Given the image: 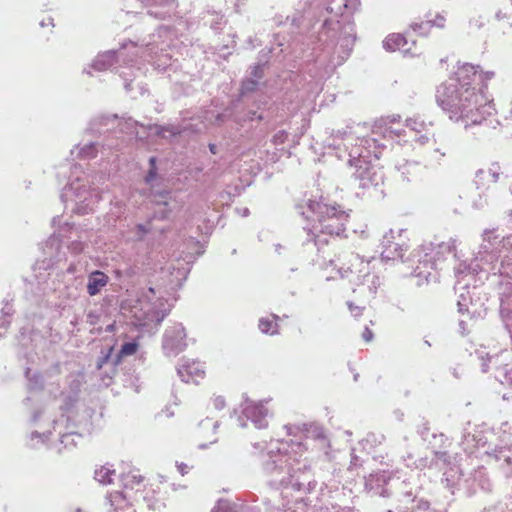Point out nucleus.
I'll return each instance as SVG.
<instances>
[{
    "label": "nucleus",
    "mask_w": 512,
    "mask_h": 512,
    "mask_svg": "<svg viewBox=\"0 0 512 512\" xmlns=\"http://www.w3.org/2000/svg\"><path fill=\"white\" fill-rule=\"evenodd\" d=\"M494 76V71H480L479 65L462 64L454 76L437 88V105L452 121L464 122L465 128L477 126L481 132L496 130L501 123L493 102L483 93L487 81Z\"/></svg>",
    "instance_id": "nucleus-1"
},
{
    "label": "nucleus",
    "mask_w": 512,
    "mask_h": 512,
    "mask_svg": "<svg viewBox=\"0 0 512 512\" xmlns=\"http://www.w3.org/2000/svg\"><path fill=\"white\" fill-rule=\"evenodd\" d=\"M292 451H288L289 444L277 441V447H272L267 453V459L263 463V470L268 477L271 487L280 490L284 499L283 512H297L306 507V494L311 493L317 486L311 465L306 460L296 457L297 451L303 444L291 440Z\"/></svg>",
    "instance_id": "nucleus-2"
},
{
    "label": "nucleus",
    "mask_w": 512,
    "mask_h": 512,
    "mask_svg": "<svg viewBox=\"0 0 512 512\" xmlns=\"http://www.w3.org/2000/svg\"><path fill=\"white\" fill-rule=\"evenodd\" d=\"M359 4V0H331L320 14L322 24L316 48L320 53L315 62L323 66L326 74L342 65L353 50L356 31L352 14Z\"/></svg>",
    "instance_id": "nucleus-3"
},
{
    "label": "nucleus",
    "mask_w": 512,
    "mask_h": 512,
    "mask_svg": "<svg viewBox=\"0 0 512 512\" xmlns=\"http://www.w3.org/2000/svg\"><path fill=\"white\" fill-rule=\"evenodd\" d=\"M328 147L340 150L342 147L348 150V163L355 167L353 179L362 189L370 191L371 196L383 197L384 172L381 167L374 165L373 160H379L381 151L385 147L373 136L354 137L348 131H332L325 140Z\"/></svg>",
    "instance_id": "nucleus-4"
},
{
    "label": "nucleus",
    "mask_w": 512,
    "mask_h": 512,
    "mask_svg": "<svg viewBox=\"0 0 512 512\" xmlns=\"http://www.w3.org/2000/svg\"><path fill=\"white\" fill-rule=\"evenodd\" d=\"M86 133L93 136H102L101 150L119 151L135 140L144 141L149 135L168 139L181 133L179 126L175 125H148L145 126L131 117L119 118L117 114H99L93 117L86 128Z\"/></svg>",
    "instance_id": "nucleus-5"
},
{
    "label": "nucleus",
    "mask_w": 512,
    "mask_h": 512,
    "mask_svg": "<svg viewBox=\"0 0 512 512\" xmlns=\"http://www.w3.org/2000/svg\"><path fill=\"white\" fill-rule=\"evenodd\" d=\"M486 271L499 274L505 281L512 279V234L499 237L495 230L486 229L482 234L479 251L470 264L460 262L454 267L456 286L462 283L465 276ZM457 289V287H455Z\"/></svg>",
    "instance_id": "nucleus-6"
},
{
    "label": "nucleus",
    "mask_w": 512,
    "mask_h": 512,
    "mask_svg": "<svg viewBox=\"0 0 512 512\" xmlns=\"http://www.w3.org/2000/svg\"><path fill=\"white\" fill-rule=\"evenodd\" d=\"M296 211L307 220H312V227H304L307 238L304 245L312 244L317 251L328 243L329 236H340L345 232L349 215L340 206H330L322 201L308 199L296 205Z\"/></svg>",
    "instance_id": "nucleus-7"
},
{
    "label": "nucleus",
    "mask_w": 512,
    "mask_h": 512,
    "mask_svg": "<svg viewBox=\"0 0 512 512\" xmlns=\"http://www.w3.org/2000/svg\"><path fill=\"white\" fill-rule=\"evenodd\" d=\"M407 486L408 483L405 479L401 480L399 476H392L388 471L372 473L365 479V489L372 495L388 497L393 490L401 497L399 501L404 505V508L410 510V512L429 509L430 503L414 495L411 490H406Z\"/></svg>",
    "instance_id": "nucleus-8"
},
{
    "label": "nucleus",
    "mask_w": 512,
    "mask_h": 512,
    "mask_svg": "<svg viewBox=\"0 0 512 512\" xmlns=\"http://www.w3.org/2000/svg\"><path fill=\"white\" fill-rule=\"evenodd\" d=\"M455 240L448 243L441 242L438 244L426 243L421 245L413 254L416 258L418 265L413 269L415 277L424 278L427 282L436 280V271L439 263L445 259V256L452 254L455 250Z\"/></svg>",
    "instance_id": "nucleus-9"
},
{
    "label": "nucleus",
    "mask_w": 512,
    "mask_h": 512,
    "mask_svg": "<svg viewBox=\"0 0 512 512\" xmlns=\"http://www.w3.org/2000/svg\"><path fill=\"white\" fill-rule=\"evenodd\" d=\"M50 422L52 430L48 429L43 432H31L27 443L30 448L36 449L39 448L40 445L47 444L50 441L53 432L58 435V453H62V448L68 449L77 445V439H80L81 435L72 429L73 425L71 424L69 417L65 415L64 411H61L59 416L51 418Z\"/></svg>",
    "instance_id": "nucleus-10"
},
{
    "label": "nucleus",
    "mask_w": 512,
    "mask_h": 512,
    "mask_svg": "<svg viewBox=\"0 0 512 512\" xmlns=\"http://www.w3.org/2000/svg\"><path fill=\"white\" fill-rule=\"evenodd\" d=\"M69 194L74 195V207L72 211L79 215H85L94 210L95 205L101 200V194L96 188L87 187L81 183L79 177L64 187L61 194L62 202H66Z\"/></svg>",
    "instance_id": "nucleus-11"
},
{
    "label": "nucleus",
    "mask_w": 512,
    "mask_h": 512,
    "mask_svg": "<svg viewBox=\"0 0 512 512\" xmlns=\"http://www.w3.org/2000/svg\"><path fill=\"white\" fill-rule=\"evenodd\" d=\"M186 346L185 328L181 323L174 324L165 330L162 347L166 355H178Z\"/></svg>",
    "instance_id": "nucleus-12"
},
{
    "label": "nucleus",
    "mask_w": 512,
    "mask_h": 512,
    "mask_svg": "<svg viewBox=\"0 0 512 512\" xmlns=\"http://www.w3.org/2000/svg\"><path fill=\"white\" fill-rule=\"evenodd\" d=\"M73 229L69 223H65L60 227L58 233L51 235L43 246L44 254L49 258L52 264L58 263L65 259V252L61 250V243L66 237L65 233Z\"/></svg>",
    "instance_id": "nucleus-13"
},
{
    "label": "nucleus",
    "mask_w": 512,
    "mask_h": 512,
    "mask_svg": "<svg viewBox=\"0 0 512 512\" xmlns=\"http://www.w3.org/2000/svg\"><path fill=\"white\" fill-rule=\"evenodd\" d=\"M128 47L136 48V44L132 41L123 43L120 50H108L103 53H99L94 61L91 64V68H93L96 71H105L110 69L118 59L122 58L123 61L126 62L125 59V50L128 49Z\"/></svg>",
    "instance_id": "nucleus-14"
},
{
    "label": "nucleus",
    "mask_w": 512,
    "mask_h": 512,
    "mask_svg": "<svg viewBox=\"0 0 512 512\" xmlns=\"http://www.w3.org/2000/svg\"><path fill=\"white\" fill-rule=\"evenodd\" d=\"M161 305L162 301L159 297H156L155 289L148 287L138 295L134 308L139 307V310L143 312V317L149 318L159 314V307Z\"/></svg>",
    "instance_id": "nucleus-15"
},
{
    "label": "nucleus",
    "mask_w": 512,
    "mask_h": 512,
    "mask_svg": "<svg viewBox=\"0 0 512 512\" xmlns=\"http://www.w3.org/2000/svg\"><path fill=\"white\" fill-rule=\"evenodd\" d=\"M381 258L385 261L402 259L407 246L404 243L396 242L394 231L390 229L381 240Z\"/></svg>",
    "instance_id": "nucleus-16"
},
{
    "label": "nucleus",
    "mask_w": 512,
    "mask_h": 512,
    "mask_svg": "<svg viewBox=\"0 0 512 512\" xmlns=\"http://www.w3.org/2000/svg\"><path fill=\"white\" fill-rule=\"evenodd\" d=\"M242 414L247 420H250L257 429L266 428L268 425L266 419L268 410L264 407L262 402L245 400Z\"/></svg>",
    "instance_id": "nucleus-17"
},
{
    "label": "nucleus",
    "mask_w": 512,
    "mask_h": 512,
    "mask_svg": "<svg viewBox=\"0 0 512 512\" xmlns=\"http://www.w3.org/2000/svg\"><path fill=\"white\" fill-rule=\"evenodd\" d=\"M500 316L505 324V328L511 334L510 321H512V278L511 281L501 282L500 284Z\"/></svg>",
    "instance_id": "nucleus-18"
},
{
    "label": "nucleus",
    "mask_w": 512,
    "mask_h": 512,
    "mask_svg": "<svg viewBox=\"0 0 512 512\" xmlns=\"http://www.w3.org/2000/svg\"><path fill=\"white\" fill-rule=\"evenodd\" d=\"M501 440L500 445H496L493 452L490 453L499 462L500 468L507 479L512 480V443L508 444L509 438Z\"/></svg>",
    "instance_id": "nucleus-19"
},
{
    "label": "nucleus",
    "mask_w": 512,
    "mask_h": 512,
    "mask_svg": "<svg viewBox=\"0 0 512 512\" xmlns=\"http://www.w3.org/2000/svg\"><path fill=\"white\" fill-rule=\"evenodd\" d=\"M442 483L450 491L451 494H455V491H460L462 488L469 489V479H464L462 471L458 466L449 467L443 474Z\"/></svg>",
    "instance_id": "nucleus-20"
},
{
    "label": "nucleus",
    "mask_w": 512,
    "mask_h": 512,
    "mask_svg": "<svg viewBox=\"0 0 512 512\" xmlns=\"http://www.w3.org/2000/svg\"><path fill=\"white\" fill-rule=\"evenodd\" d=\"M177 373L181 380L185 383L198 384L203 379L205 371L200 362H184L177 368Z\"/></svg>",
    "instance_id": "nucleus-21"
},
{
    "label": "nucleus",
    "mask_w": 512,
    "mask_h": 512,
    "mask_svg": "<svg viewBox=\"0 0 512 512\" xmlns=\"http://www.w3.org/2000/svg\"><path fill=\"white\" fill-rule=\"evenodd\" d=\"M176 7V0H152L151 3L145 6L147 8L146 16L164 20L170 17Z\"/></svg>",
    "instance_id": "nucleus-22"
},
{
    "label": "nucleus",
    "mask_w": 512,
    "mask_h": 512,
    "mask_svg": "<svg viewBox=\"0 0 512 512\" xmlns=\"http://www.w3.org/2000/svg\"><path fill=\"white\" fill-rule=\"evenodd\" d=\"M458 311L461 314L466 312L471 318H482L486 310L482 306H477L471 298L470 291L461 292L457 301Z\"/></svg>",
    "instance_id": "nucleus-23"
},
{
    "label": "nucleus",
    "mask_w": 512,
    "mask_h": 512,
    "mask_svg": "<svg viewBox=\"0 0 512 512\" xmlns=\"http://www.w3.org/2000/svg\"><path fill=\"white\" fill-rule=\"evenodd\" d=\"M396 169L400 173L403 181L411 182L421 177L423 166L420 162L414 160H404L396 165Z\"/></svg>",
    "instance_id": "nucleus-24"
},
{
    "label": "nucleus",
    "mask_w": 512,
    "mask_h": 512,
    "mask_svg": "<svg viewBox=\"0 0 512 512\" xmlns=\"http://www.w3.org/2000/svg\"><path fill=\"white\" fill-rule=\"evenodd\" d=\"M109 276L101 270H94L88 274L87 293L89 296L98 295L109 283Z\"/></svg>",
    "instance_id": "nucleus-25"
},
{
    "label": "nucleus",
    "mask_w": 512,
    "mask_h": 512,
    "mask_svg": "<svg viewBox=\"0 0 512 512\" xmlns=\"http://www.w3.org/2000/svg\"><path fill=\"white\" fill-rule=\"evenodd\" d=\"M210 512H256L239 499L220 498Z\"/></svg>",
    "instance_id": "nucleus-26"
},
{
    "label": "nucleus",
    "mask_w": 512,
    "mask_h": 512,
    "mask_svg": "<svg viewBox=\"0 0 512 512\" xmlns=\"http://www.w3.org/2000/svg\"><path fill=\"white\" fill-rule=\"evenodd\" d=\"M407 46L408 39L405 35L399 33L390 34L383 41V47L386 51L393 52L396 50H401L404 54L415 56L416 53L411 52V47Z\"/></svg>",
    "instance_id": "nucleus-27"
},
{
    "label": "nucleus",
    "mask_w": 512,
    "mask_h": 512,
    "mask_svg": "<svg viewBox=\"0 0 512 512\" xmlns=\"http://www.w3.org/2000/svg\"><path fill=\"white\" fill-rule=\"evenodd\" d=\"M500 167L498 164H492L488 170L479 169L475 174L474 183L477 189L484 185L485 181L495 183L499 178Z\"/></svg>",
    "instance_id": "nucleus-28"
},
{
    "label": "nucleus",
    "mask_w": 512,
    "mask_h": 512,
    "mask_svg": "<svg viewBox=\"0 0 512 512\" xmlns=\"http://www.w3.org/2000/svg\"><path fill=\"white\" fill-rule=\"evenodd\" d=\"M99 148H101V141H91L84 144L83 146H75L74 149L71 150V154L73 155L77 151L78 158L83 160H90L97 156Z\"/></svg>",
    "instance_id": "nucleus-29"
},
{
    "label": "nucleus",
    "mask_w": 512,
    "mask_h": 512,
    "mask_svg": "<svg viewBox=\"0 0 512 512\" xmlns=\"http://www.w3.org/2000/svg\"><path fill=\"white\" fill-rule=\"evenodd\" d=\"M155 202L160 205L162 204L165 209L159 211L160 217L166 219L169 217V213L176 208V203L172 202V193L170 191H162L155 195Z\"/></svg>",
    "instance_id": "nucleus-30"
},
{
    "label": "nucleus",
    "mask_w": 512,
    "mask_h": 512,
    "mask_svg": "<svg viewBox=\"0 0 512 512\" xmlns=\"http://www.w3.org/2000/svg\"><path fill=\"white\" fill-rule=\"evenodd\" d=\"M356 281L359 285L367 287L371 294H376L378 287L381 284L380 277L374 273L365 272L364 274H358Z\"/></svg>",
    "instance_id": "nucleus-31"
},
{
    "label": "nucleus",
    "mask_w": 512,
    "mask_h": 512,
    "mask_svg": "<svg viewBox=\"0 0 512 512\" xmlns=\"http://www.w3.org/2000/svg\"><path fill=\"white\" fill-rule=\"evenodd\" d=\"M259 84L260 82L257 79L249 77L243 79L237 101L241 103L248 102L250 100L249 94L255 92L258 89Z\"/></svg>",
    "instance_id": "nucleus-32"
},
{
    "label": "nucleus",
    "mask_w": 512,
    "mask_h": 512,
    "mask_svg": "<svg viewBox=\"0 0 512 512\" xmlns=\"http://www.w3.org/2000/svg\"><path fill=\"white\" fill-rule=\"evenodd\" d=\"M108 499L114 512L129 509L131 506L127 496L121 491L111 492L108 496Z\"/></svg>",
    "instance_id": "nucleus-33"
},
{
    "label": "nucleus",
    "mask_w": 512,
    "mask_h": 512,
    "mask_svg": "<svg viewBox=\"0 0 512 512\" xmlns=\"http://www.w3.org/2000/svg\"><path fill=\"white\" fill-rule=\"evenodd\" d=\"M155 69L160 72H169L170 70L175 71L178 67L177 60L172 61L168 54L161 53L157 59L153 62Z\"/></svg>",
    "instance_id": "nucleus-34"
},
{
    "label": "nucleus",
    "mask_w": 512,
    "mask_h": 512,
    "mask_svg": "<svg viewBox=\"0 0 512 512\" xmlns=\"http://www.w3.org/2000/svg\"><path fill=\"white\" fill-rule=\"evenodd\" d=\"M115 475V470L110 465H104L96 469L94 472V478L96 481L103 485L112 483V476Z\"/></svg>",
    "instance_id": "nucleus-35"
},
{
    "label": "nucleus",
    "mask_w": 512,
    "mask_h": 512,
    "mask_svg": "<svg viewBox=\"0 0 512 512\" xmlns=\"http://www.w3.org/2000/svg\"><path fill=\"white\" fill-rule=\"evenodd\" d=\"M271 316L272 319L261 318L259 320L258 327L264 334L276 335L278 334V325L275 321L279 319V316L276 314H272Z\"/></svg>",
    "instance_id": "nucleus-36"
},
{
    "label": "nucleus",
    "mask_w": 512,
    "mask_h": 512,
    "mask_svg": "<svg viewBox=\"0 0 512 512\" xmlns=\"http://www.w3.org/2000/svg\"><path fill=\"white\" fill-rule=\"evenodd\" d=\"M268 119V115L265 114V112H258V111H247V110H242V112L238 115H236L235 117V121L237 123H241V122H253V121H263V120H267Z\"/></svg>",
    "instance_id": "nucleus-37"
},
{
    "label": "nucleus",
    "mask_w": 512,
    "mask_h": 512,
    "mask_svg": "<svg viewBox=\"0 0 512 512\" xmlns=\"http://www.w3.org/2000/svg\"><path fill=\"white\" fill-rule=\"evenodd\" d=\"M203 20L204 24L209 25V27L215 32L222 30L226 23L223 15L216 12L208 13L205 17H203Z\"/></svg>",
    "instance_id": "nucleus-38"
},
{
    "label": "nucleus",
    "mask_w": 512,
    "mask_h": 512,
    "mask_svg": "<svg viewBox=\"0 0 512 512\" xmlns=\"http://www.w3.org/2000/svg\"><path fill=\"white\" fill-rule=\"evenodd\" d=\"M29 390H41L44 387L43 376L39 372H32L30 368L25 371Z\"/></svg>",
    "instance_id": "nucleus-39"
},
{
    "label": "nucleus",
    "mask_w": 512,
    "mask_h": 512,
    "mask_svg": "<svg viewBox=\"0 0 512 512\" xmlns=\"http://www.w3.org/2000/svg\"><path fill=\"white\" fill-rule=\"evenodd\" d=\"M120 480L125 489L133 490L142 483L143 477L141 475L135 474L133 472H129L126 474L125 473L121 474Z\"/></svg>",
    "instance_id": "nucleus-40"
},
{
    "label": "nucleus",
    "mask_w": 512,
    "mask_h": 512,
    "mask_svg": "<svg viewBox=\"0 0 512 512\" xmlns=\"http://www.w3.org/2000/svg\"><path fill=\"white\" fill-rule=\"evenodd\" d=\"M157 161H158V159L156 156H151L149 158V161H148L149 168H148L147 174L144 177V182L147 185H151L154 181H156L158 179Z\"/></svg>",
    "instance_id": "nucleus-41"
},
{
    "label": "nucleus",
    "mask_w": 512,
    "mask_h": 512,
    "mask_svg": "<svg viewBox=\"0 0 512 512\" xmlns=\"http://www.w3.org/2000/svg\"><path fill=\"white\" fill-rule=\"evenodd\" d=\"M385 437L379 433H368L367 436L360 442L364 449H370L383 443Z\"/></svg>",
    "instance_id": "nucleus-42"
},
{
    "label": "nucleus",
    "mask_w": 512,
    "mask_h": 512,
    "mask_svg": "<svg viewBox=\"0 0 512 512\" xmlns=\"http://www.w3.org/2000/svg\"><path fill=\"white\" fill-rule=\"evenodd\" d=\"M350 257L352 259L349 260V263H347V264L346 263H342V265L338 267V272H339V274H340V276L342 278L348 277L349 273L353 274L355 272L354 271L355 263H352L351 262L352 260L354 262H360L362 264V261L360 260L359 255L350 254Z\"/></svg>",
    "instance_id": "nucleus-43"
},
{
    "label": "nucleus",
    "mask_w": 512,
    "mask_h": 512,
    "mask_svg": "<svg viewBox=\"0 0 512 512\" xmlns=\"http://www.w3.org/2000/svg\"><path fill=\"white\" fill-rule=\"evenodd\" d=\"M496 378L501 384L512 387V367L505 365L498 369Z\"/></svg>",
    "instance_id": "nucleus-44"
},
{
    "label": "nucleus",
    "mask_w": 512,
    "mask_h": 512,
    "mask_svg": "<svg viewBox=\"0 0 512 512\" xmlns=\"http://www.w3.org/2000/svg\"><path fill=\"white\" fill-rule=\"evenodd\" d=\"M463 445H465V449L473 448V447H480L483 446L484 443H482V437L479 433L476 434H470V433H464L463 434Z\"/></svg>",
    "instance_id": "nucleus-45"
},
{
    "label": "nucleus",
    "mask_w": 512,
    "mask_h": 512,
    "mask_svg": "<svg viewBox=\"0 0 512 512\" xmlns=\"http://www.w3.org/2000/svg\"><path fill=\"white\" fill-rule=\"evenodd\" d=\"M431 28V20L413 22L410 24V29L420 36H427Z\"/></svg>",
    "instance_id": "nucleus-46"
},
{
    "label": "nucleus",
    "mask_w": 512,
    "mask_h": 512,
    "mask_svg": "<svg viewBox=\"0 0 512 512\" xmlns=\"http://www.w3.org/2000/svg\"><path fill=\"white\" fill-rule=\"evenodd\" d=\"M151 230V223H139L135 225L134 229L132 230L133 238L137 241H141L144 239V237L150 232Z\"/></svg>",
    "instance_id": "nucleus-47"
},
{
    "label": "nucleus",
    "mask_w": 512,
    "mask_h": 512,
    "mask_svg": "<svg viewBox=\"0 0 512 512\" xmlns=\"http://www.w3.org/2000/svg\"><path fill=\"white\" fill-rule=\"evenodd\" d=\"M137 349L138 343L136 341L125 342L121 345L118 358L133 355L136 353Z\"/></svg>",
    "instance_id": "nucleus-48"
},
{
    "label": "nucleus",
    "mask_w": 512,
    "mask_h": 512,
    "mask_svg": "<svg viewBox=\"0 0 512 512\" xmlns=\"http://www.w3.org/2000/svg\"><path fill=\"white\" fill-rule=\"evenodd\" d=\"M477 358L481 361V370L483 373L488 372L489 370V362H491L495 357L489 356V354L485 350H476L475 352Z\"/></svg>",
    "instance_id": "nucleus-49"
},
{
    "label": "nucleus",
    "mask_w": 512,
    "mask_h": 512,
    "mask_svg": "<svg viewBox=\"0 0 512 512\" xmlns=\"http://www.w3.org/2000/svg\"><path fill=\"white\" fill-rule=\"evenodd\" d=\"M406 126L415 132H421L425 130L426 123L418 117L408 118L406 120Z\"/></svg>",
    "instance_id": "nucleus-50"
},
{
    "label": "nucleus",
    "mask_w": 512,
    "mask_h": 512,
    "mask_svg": "<svg viewBox=\"0 0 512 512\" xmlns=\"http://www.w3.org/2000/svg\"><path fill=\"white\" fill-rule=\"evenodd\" d=\"M473 482H477L478 486L482 490H489L490 489V482L485 477V474L482 470L476 471L473 476Z\"/></svg>",
    "instance_id": "nucleus-51"
},
{
    "label": "nucleus",
    "mask_w": 512,
    "mask_h": 512,
    "mask_svg": "<svg viewBox=\"0 0 512 512\" xmlns=\"http://www.w3.org/2000/svg\"><path fill=\"white\" fill-rule=\"evenodd\" d=\"M265 63H258L250 67L249 78L257 79L259 82L264 77Z\"/></svg>",
    "instance_id": "nucleus-52"
},
{
    "label": "nucleus",
    "mask_w": 512,
    "mask_h": 512,
    "mask_svg": "<svg viewBox=\"0 0 512 512\" xmlns=\"http://www.w3.org/2000/svg\"><path fill=\"white\" fill-rule=\"evenodd\" d=\"M250 101L251 99L248 102L243 103L245 105V107L243 108L244 110L264 112V108L267 103L266 101L255 99L251 102V105L249 104Z\"/></svg>",
    "instance_id": "nucleus-53"
},
{
    "label": "nucleus",
    "mask_w": 512,
    "mask_h": 512,
    "mask_svg": "<svg viewBox=\"0 0 512 512\" xmlns=\"http://www.w3.org/2000/svg\"><path fill=\"white\" fill-rule=\"evenodd\" d=\"M315 440L319 442L321 447L329 446V441L325 435V432L322 428H315L313 431Z\"/></svg>",
    "instance_id": "nucleus-54"
},
{
    "label": "nucleus",
    "mask_w": 512,
    "mask_h": 512,
    "mask_svg": "<svg viewBox=\"0 0 512 512\" xmlns=\"http://www.w3.org/2000/svg\"><path fill=\"white\" fill-rule=\"evenodd\" d=\"M288 138V133L285 130L277 131L272 137V143L275 146L282 145L286 142Z\"/></svg>",
    "instance_id": "nucleus-55"
},
{
    "label": "nucleus",
    "mask_w": 512,
    "mask_h": 512,
    "mask_svg": "<svg viewBox=\"0 0 512 512\" xmlns=\"http://www.w3.org/2000/svg\"><path fill=\"white\" fill-rule=\"evenodd\" d=\"M111 204H112L111 213L118 218L121 217V215L124 214V212H125V204L120 200L111 202Z\"/></svg>",
    "instance_id": "nucleus-56"
},
{
    "label": "nucleus",
    "mask_w": 512,
    "mask_h": 512,
    "mask_svg": "<svg viewBox=\"0 0 512 512\" xmlns=\"http://www.w3.org/2000/svg\"><path fill=\"white\" fill-rule=\"evenodd\" d=\"M14 314V309L12 304L9 302V300L4 299L3 300V307L1 309V315L4 317H11Z\"/></svg>",
    "instance_id": "nucleus-57"
},
{
    "label": "nucleus",
    "mask_w": 512,
    "mask_h": 512,
    "mask_svg": "<svg viewBox=\"0 0 512 512\" xmlns=\"http://www.w3.org/2000/svg\"><path fill=\"white\" fill-rule=\"evenodd\" d=\"M68 249L71 250L75 254H79L84 250V243L80 240H74L68 246Z\"/></svg>",
    "instance_id": "nucleus-58"
},
{
    "label": "nucleus",
    "mask_w": 512,
    "mask_h": 512,
    "mask_svg": "<svg viewBox=\"0 0 512 512\" xmlns=\"http://www.w3.org/2000/svg\"><path fill=\"white\" fill-rule=\"evenodd\" d=\"M111 351V349L109 350ZM110 361V352L98 357L96 362V368L101 370Z\"/></svg>",
    "instance_id": "nucleus-59"
},
{
    "label": "nucleus",
    "mask_w": 512,
    "mask_h": 512,
    "mask_svg": "<svg viewBox=\"0 0 512 512\" xmlns=\"http://www.w3.org/2000/svg\"><path fill=\"white\" fill-rule=\"evenodd\" d=\"M347 305L353 317L357 318L362 315L363 307L357 306L353 302H348Z\"/></svg>",
    "instance_id": "nucleus-60"
},
{
    "label": "nucleus",
    "mask_w": 512,
    "mask_h": 512,
    "mask_svg": "<svg viewBox=\"0 0 512 512\" xmlns=\"http://www.w3.org/2000/svg\"><path fill=\"white\" fill-rule=\"evenodd\" d=\"M445 17L442 14H437L434 20H431L432 27L435 26L437 28H444L445 26Z\"/></svg>",
    "instance_id": "nucleus-61"
},
{
    "label": "nucleus",
    "mask_w": 512,
    "mask_h": 512,
    "mask_svg": "<svg viewBox=\"0 0 512 512\" xmlns=\"http://www.w3.org/2000/svg\"><path fill=\"white\" fill-rule=\"evenodd\" d=\"M210 425L213 427V432L215 433L217 428L219 427V422L218 421L212 422L211 419H209V418H206L200 422V426L204 427V428H206Z\"/></svg>",
    "instance_id": "nucleus-62"
},
{
    "label": "nucleus",
    "mask_w": 512,
    "mask_h": 512,
    "mask_svg": "<svg viewBox=\"0 0 512 512\" xmlns=\"http://www.w3.org/2000/svg\"><path fill=\"white\" fill-rule=\"evenodd\" d=\"M213 404L215 409L222 410L225 407V399L222 396H217L213 400Z\"/></svg>",
    "instance_id": "nucleus-63"
},
{
    "label": "nucleus",
    "mask_w": 512,
    "mask_h": 512,
    "mask_svg": "<svg viewBox=\"0 0 512 512\" xmlns=\"http://www.w3.org/2000/svg\"><path fill=\"white\" fill-rule=\"evenodd\" d=\"M302 18V15H300L299 13L295 14L294 16L290 17V16H287L286 17V21H290L291 22V25L292 26H296L298 27L300 25V20Z\"/></svg>",
    "instance_id": "nucleus-64"
}]
</instances>
